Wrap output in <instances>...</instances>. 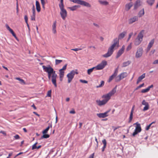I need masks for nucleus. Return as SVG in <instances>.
Instances as JSON below:
<instances>
[{
	"mask_svg": "<svg viewBox=\"0 0 158 158\" xmlns=\"http://www.w3.org/2000/svg\"><path fill=\"white\" fill-rule=\"evenodd\" d=\"M42 68L44 71L48 73V78L50 79L51 78L52 81V83L54 84L55 87H57L56 79L57 75L56 73V72L50 65L48 67L43 65Z\"/></svg>",
	"mask_w": 158,
	"mask_h": 158,
	"instance_id": "nucleus-1",
	"label": "nucleus"
},
{
	"mask_svg": "<svg viewBox=\"0 0 158 158\" xmlns=\"http://www.w3.org/2000/svg\"><path fill=\"white\" fill-rule=\"evenodd\" d=\"M109 49V56L113 54L114 51L119 47V41L118 38L114 39Z\"/></svg>",
	"mask_w": 158,
	"mask_h": 158,
	"instance_id": "nucleus-2",
	"label": "nucleus"
},
{
	"mask_svg": "<svg viewBox=\"0 0 158 158\" xmlns=\"http://www.w3.org/2000/svg\"><path fill=\"white\" fill-rule=\"evenodd\" d=\"M102 98L104 99L102 101L97 100L96 102L97 105L101 106L105 105L109 100V93L102 96Z\"/></svg>",
	"mask_w": 158,
	"mask_h": 158,
	"instance_id": "nucleus-3",
	"label": "nucleus"
},
{
	"mask_svg": "<svg viewBox=\"0 0 158 158\" xmlns=\"http://www.w3.org/2000/svg\"><path fill=\"white\" fill-rule=\"evenodd\" d=\"M144 32V31L143 30L139 34L137 38L135 41L134 44L136 46L138 45L141 43L143 40Z\"/></svg>",
	"mask_w": 158,
	"mask_h": 158,
	"instance_id": "nucleus-4",
	"label": "nucleus"
},
{
	"mask_svg": "<svg viewBox=\"0 0 158 158\" xmlns=\"http://www.w3.org/2000/svg\"><path fill=\"white\" fill-rule=\"evenodd\" d=\"M70 1L75 3L79 4L88 7H90L91 6L89 3L84 1L81 0H70Z\"/></svg>",
	"mask_w": 158,
	"mask_h": 158,
	"instance_id": "nucleus-5",
	"label": "nucleus"
},
{
	"mask_svg": "<svg viewBox=\"0 0 158 158\" xmlns=\"http://www.w3.org/2000/svg\"><path fill=\"white\" fill-rule=\"evenodd\" d=\"M60 9V14L62 19L64 20L67 16V12L64 8V5H59Z\"/></svg>",
	"mask_w": 158,
	"mask_h": 158,
	"instance_id": "nucleus-6",
	"label": "nucleus"
},
{
	"mask_svg": "<svg viewBox=\"0 0 158 158\" xmlns=\"http://www.w3.org/2000/svg\"><path fill=\"white\" fill-rule=\"evenodd\" d=\"M143 49L142 47H138L135 52V57L136 58L141 57L143 55Z\"/></svg>",
	"mask_w": 158,
	"mask_h": 158,
	"instance_id": "nucleus-7",
	"label": "nucleus"
},
{
	"mask_svg": "<svg viewBox=\"0 0 158 158\" xmlns=\"http://www.w3.org/2000/svg\"><path fill=\"white\" fill-rule=\"evenodd\" d=\"M134 125H136L135 131L132 134L133 136H135L138 133L140 132L142 129L140 124L138 122L134 123Z\"/></svg>",
	"mask_w": 158,
	"mask_h": 158,
	"instance_id": "nucleus-8",
	"label": "nucleus"
},
{
	"mask_svg": "<svg viewBox=\"0 0 158 158\" xmlns=\"http://www.w3.org/2000/svg\"><path fill=\"white\" fill-rule=\"evenodd\" d=\"M75 74V71L74 70L71 71L70 73L67 74V77L68 79V83H69L71 82L74 77Z\"/></svg>",
	"mask_w": 158,
	"mask_h": 158,
	"instance_id": "nucleus-9",
	"label": "nucleus"
},
{
	"mask_svg": "<svg viewBox=\"0 0 158 158\" xmlns=\"http://www.w3.org/2000/svg\"><path fill=\"white\" fill-rule=\"evenodd\" d=\"M128 75L127 72H123L120 73L115 78V81L116 82L119 81L122 79L126 77Z\"/></svg>",
	"mask_w": 158,
	"mask_h": 158,
	"instance_id": "nucleus-10",
	"label": "nucleus"
},
{
	"mask_svg": "<svg viewBox=\"0 0 158 158\" xmlns=\"http://www.w3.org/2000/svg\"><path fill=\"white\" fill-rule=\"evenodd\" d=\"M107 64L106 61L103 60L100 64L95 67V70H101L103 69Z\"/></svg>",
	"mask_w": 158,
	"mask_h": 158,
	"instance_id": "nucleus-11",
	"label": "nucleus"
},
{
	"mask_svg": "<svg viewBox=\"0 0 158 158\" xmlns=\"http://www.w3.org/2000/svg\"><path fill=\"white\" fill-rule=\"evenodd\" d=\"M125 48V47L124 45H123L121 49H120L118 52L117 55L116 56V58H118L123 53Z\"/></svg>",
	"mask_w": 158,
	"mask_h": 158,
	"instance_id": "nucleus-12",
	"label": "nucleus"
},
{
	"mask_svg": "<svg viewBox=\"0 0 158 158\" xmlns=\"http://www.w3.org/2000/svg\"><path fill=\"white\" fill-rule=\"evenodd\" d=\"M108 111H107L106 112L104 113H100L97 114V116L100 118H104L108 116Z\"/></svg>",
	"mask_w": 158,
	"mask_h": 158,
	"instance_id": "nucleus-13",
	"label": "nucleus"
},
{
	"mask_svg": "<svg viewBox=\"0 0 158 158\" xmlns=\"http://www.w3.org/2000/svg\"><path fill=\"white\" fill-rule=\"evenodd\" d=\"M138 19V18L137 16H134L132 18H131L129 19V23L130 24H132L133 23L137 21Z\"/></svg>",
	"mask_w": 158,
	"mask_h": 158,
	"instance_id": "nucleus-14",
	"label": "nucleus"
},
{
	"mask_svg": "<svg viewBox=\"0 0 158 158\" xmlns=\"http://www.w3.org/2000/svg\"><path fill=\"white\" fill-rule=\"evenodd\" d=\"M154 42V39H152L149 43L147 48L146 51L147 52H148L150 49L151 48Z\"/></svg>",
	"mask_w": 158,
	"mask_h": 158,
	"instance_id": "nucleus-15",
	"label": "nucleus"
},
{
	"mask_svg": "<svg viewBox=\"0 0 158 158\" xmlns=\"http://www.w3.org/2000/svg\"><path fill=\"white\" fill-rule=\"evenodd\" d=\"M118 68H117L115 69L114 73L109 78V81L112 80L113 79L117 76L118 74Z\"/></svg>",
	"mask_w": 158,
	"mask_h": 158,
	"instance_id": "nucleus-16",
	"label": "nucleus"
},
{
	"mask_svg": "<svg viewBox=\"0 0 158 158\" xmlns=\"http://www.w3.org/2000/svg\"><path fill=\"white\" fill-rule=\"evenodd\" d=\"M59 78L60 80L61 81H62L64 76V71L62 70L61 69L59 70Z\"/></svg>",
	"mask_w": 158,
	"mask_h": 158,
	"instance_id": "nucleus-17",
	"label": "nucleus"
},
{
	"mask_svg": "<svg viewBox=\"0 0 158 158\" xmlns=\"http://www.w3.org/2000/svg\"><path fill=\"white\" fill-rule=\"evenodd\" d=\"M132 6L133 4L131 2L127 4L125 6V10L127 11H128L130 9Z\"/></svg>",
	"mask_w": 158,
	"mask_h": 158,
	"instance_id": "nucleus-18",
	"label": "nucleus"
},
{
	"mask_svg": "<svg viewBox=\"0 0 158 158\" xmlns=\"http://www.w3.org/2000/svg\"><path fill=\"white\" fill-rule=\"evenodd\" d=\"M145 77V73H143L140 76H139L138 78L136 84H139L142 79L144 78Z\"/></svg>",
	"mask_w": 158,
	"mask_h": 158,
	"instance_id": "nucleus-19",
	"label": "nucleus"
},
{
	"mask_svg": "<svg viewBox=\"0 0 158 158\" xmlns=\"http://www.w3.org/2000/svg\"><path fill=\"white\" fill-rule=\"evenodd\" d=\"M117 86H116L110 93H109V99L110 97L113 95L116 92Z\"/></svg>",
	"mask_w": 158,
	"mask_h": 158,
	"instance_id": "nucleus-20",
	"label": "nucleus"
},
{
	"mask_svg": "<svg viewBox=\"0 0 158 158\" xmlns=\"http://www.w3.org/2000/svg\"><path fill=\"white\" fill-rule=\"evenodd\" d=\"M126 33L127 32L126 31H123L120 33L118 36V40L123 38L125 36Z\"/></svg>",
	"mask_w": 158,
	"mask_h": 158,
	"instance_id": "nucleus-21",
	"label": "nucleus"
},
{
	"mask_svg": "<svg viewBox=\"0 0 158 158\" xmlns=\"http://www.w3.org/2000/svg\"><path fill=\"white\" fill-rule=\"evenodd\" d=\"M36 9L38 12H40V7L39 2L38 1L36 2Z\"/></svg>",
	"mask_w": 158,
	"mask_h": 158,
	"instance_id": "nucleus-22",
	"label": "nucleus"
},
{
	"mask_svg": "<svg viewBox=\"0 0 158 158\" xmlns=\"http://www.w3.org/2000/svg\"><path fill=\"white\" fill-rule=\"evenodd\" d=\"M98 2L100 4L106 6L108 4V2L106 1L99 0Z\"/></svg>",
	"mask_w": 158,
	"mask_h": 158,
	"instance_id": "nucleus-23",
	"label": "nucleus"
},
{
	"mask_svg": "<svg viewBox=\"0 0 158 158\" xmlns=\"http://www.w3.org/2000/svg\"><path fill=\"white\" fill-rule=\"evenodd\" d=\"M78 6L75 5L72 7H69L68 8L72 11H74L77 10V8L79 7Z\"/></svg>",
	"mask_w": 158,
	"mask_h": 158,
	"instance_id": "nucleus-24",
	"label": "nucleus"
},
{
	"mask_svg": "<svg viewBox=\"0 0 158 158\" xmlns=\"http://www.w3.org/2000/svg\"><path fill=\"white\" fill-rule=\"evenodd\" d=\"M102 142L104 144V146L102 148V151L103 152L104 151L105 149L106 148V139H104L102 140Z\"/></svg>",
	"mask_w": 158,
	"mask_h": 158,
	"instance_id": "nucleus-25",
	"label": "nucleus"
},
{
	"mask_svg": "<svg viewBox=\"0 0 158 158\" xmlns=\"http://www.w3.org/2000/svg\"><path fill=\"white\" fill-rule=\"evenodd\" d=\"M155 1V0H147V2L148 5L152 6L153 4Z\"/></svg>",
	"mask_w": 158,
	"mask_h": 158,
	"instance_id": "nucleus-26",
	"label": "nucleus"
},
{
	"mask_svg": "<svg viewBox=\"0 0 158 158\" xmlns=\"http://www.w3.org/2000/svg\"><path fill=\"white\" fill-rule=\"evenodd\" d=\"M141 5V2L140 0H138L136 1V3L135 5V8H136L138 6Z\"/></svg>",
	"mask_w": 158,
	"mask_h": 158,
	"instance_id": "nucleus-27",
	"label": "nucleus"
},
{
	"mask_svg": "<svg viewBox=\"0 0 158 158\" xmlns=\"http://www.w3.org/2000/svg\"><path fill=\"white\" fill-rule=\"evenodd\" d=\"M131 63V62L129 61H128L126 62H124L123 64V67H125Z\"/></svg>",
	"mask_w": 158,
	"mask_h": 158,
	"instance_id": "nucleus-28",
	"label": "nucleus"
},
{
	"mask_svg": "<svg viewBox=\"0 0 158 158\" xmlns=\"http://www.w3.org/2000/svg\"><path fill=\"white\" fill-rule=\"evenodd\" d=\"M95 68L94 67L92 68L88 69L87 70V73L89 75H90L91 73L93 71L94 69H95Z\"/></svg>",
	"mask_w": 158,
	"mask_h": 158,
	"instance_id": "nucleus-29",
	"label": "nucleus"
},
{
	"mask_svg": "<svg viewBox=\"0 0 158 158\" xmlns=\"http://www.w3.org/2000/svg\"><path fill=\"white\" fill-rule=\"evenodd\" d=\"M144 9H143L142 10H141L139 12L138 15L139 17H141L144 15Z\"/></svg>",
	"mask_w": 158,
	"mask_h": 158,
	"instance_id": "nucleus-30",
	"label": "nucleus"
},
{
	"mask_svg": "<svg viewBox=\"0 0 158 158\" xmlns=\"http://www.w3.org/2000/svg\"><path fill=\"white\" fill-rule=\"evenodd\" d=\"M104 84V81H102L101 82V84L100 85H98L96 87L97 88L101 87H102Z\"/></svg>",
	"mask_w": 158,
	"mask_h": 158,
	"instance_id": "nucleus-31",
	"label": "nucleus"
},
{
	"mask_svg": "<svg viewBox=\"0 0 158 158\" xmlns=\"http://www.w3.org/2000/svg\"><path fill=\"white\" fill-rule=\"evenodd\" d=\"M50 136L48 134H44L41 137V139H42L43 138H48Z\"/></svg>",
	"mask_w": 158,
	"mask_h": 158,
	"instance_id": "nucleus-32",
	"label": "nucleus"
},
{
	"mask_svg": "<svg viewBox=\"0 0 158 158\" xmlns=\"http://www.w3.org/2000/svg\"><path fill=\"white\" fill-rule=\"evenodd\" d=\"M50 128V127L48 126L46 129H45L43 131V134H46L48 130H49V129Z\"/></svg>",
	"mask_w": 158,
	"mask_h": 158,
	"instance_id": "nucleus-33",
	"label": "nucleus"
},
{
	"mask_svg": "<svg viewBox=\"0 0 158 158\" xmlns=\"http://www.w3.org/2000/svg\"><path fill=\"white\" fill-rule=\"evenodd\" d=\"M62 61V60L56 59L55 60V64L56 65H58Z\"/></svg>",
	"mask_w": 158,
	"mask_h": 158,
	"instance_id": "nucleus-34",
	"label": "nucleus"
},
{
	"mask_svg": "<svg viewBox=\"0 0 158 158\" xmlns=\"http://www.w3.org/2000/svg\"><path fill=\"white\" fill-rule=\"evenodd\" d=\"M149 90V88L147 87L146 89H142L141 92L142 93H145L148 92Z\"/></svg>",
	"mask_w": 158,
	"mask_h": 158,
	"instance_id": "nucleus-35",
	"label": "nucleus"
},
{
	"mask_svg": "<svg viewBox=\"0 0 158 158\" xmlns=\"http://www.w3.org/2000/svg\"><path fill=\"white\" fill-rule=\"evenodd\" d=\"M132 43H131L126 48L127 51H128L131 49L132 48Z\"/></svg>",
	"mask_w": 158,
	"mask_h": 158,
	"instance_id": "nucleus-36",
	"label": "nucleus"
},
{
	"mask_svg": "<svg viewBox=\"0 0 158 158\" xmlns=\"http://www.w3.org/2000/svg\"><path fill=\"white\" fill-rule=\"evenodd\" d=\"M133 114L130 113L129 118V120L128 121L129 123H130L131 121H132V119L133 118Z\"/></svg>",
	"mask_w": 158,
	"mask_h": 158,
	"instance_id": "nucleus-37",
	"label": "nucleus"
},
{
	"mask_svg": "<svg viewBox=\"0 0 158 158\" xmlns=\"http://www.w3.org/2000/svg\"><path fill=\"white\" fill-rule=\"evenodd\" d=\"M149 108V105H148L147 106H145L143 109V111H145L146 110H148Z\"/></svg>",
	"mask_w": 158,
	"mask_h": 158,
	"instance_id": "nucleus-38",
	"label": "nucleus"
},
{
	"mask_svg": "<svg viewBox=\"0 0 158 158\" xmlns=\"http://www.w3.org/2000/svg\"><path fill=\"white\" fill-rule=\"evenodd\" d=\"M51 93H52L51 90L48 91L47 92V95L46 97H51Z\"/></svg>",
	"mask_w": 158,
	"mask_h": 158,
	"instance_id": "nucleus-39",
	"label": "nucleus"
},
{
	"mask_svg": "<svg viewBox=\"0 0 158 158\" xmlns=\"http://www.w3.org/2000/svg\"><path fill=\"white\" fill-rule=\"evenodd\" d=\"M142 104L143 105H145V106L149 105L148 103L144 100L143 101Z\"/></svg>",
	"mask_w": 158,
	"mask_h": 158,
	"instance_id": "nucleus-40",
	"label": "nucleus"
},
{
	"mask_svg": "<svg viewBox=\"0 0 158 158\" xmlns=\"http://www.w3.org/2000/svg\"><path fill=\"white\" fill-rule=\"evenodd\" d=\"M10 33L12 34L13 36L15 37V38L17 40H18V39L17 37V36H16V35L15 34V33L14 32V31H11V32H10Z\"/></svg>",
	"mask_w": 158,
	"mask_h": 158,
	"instance_id": "nucleus-41",
	"label": "nucleus"
},
{
	"mask_svg": "<svg viewBox=\"0 0 158 158\" xmlns=\"http://www.w3.org/2000/svg\"><path fill=\"white\" fill-rule=\"evenodd\" d=\"M6 26L7 29L10 32L13 31V30L9 27V26L7 24L6 25Z\"/></svg>",
	"mask_w": 158,
	"mask_h": 158,
	"instance_id": "nucleus-42",
	"label": "nucleus"
},
{
	"mask_svg": "<svg viewBox=\"0 0 158 158\" xmlns=\"http://www.w3.org/2000/svg\"><path fill=\"white\" fill-rule=\"evenodd\" d=\"M56 21H55V22H54V23H53V24L52 26V29L56 28Z\"/></svg>",
	"mask_w": 158,
	"mask_h": 158,
	"instance_id": "nucleus-43",
	"label": "nucleus"
},
{
	"mask_svg": "<svg viewBox=\"0 0 158 158\" xmlns=\"http://www.w3.org/2000/svg\"><path fill=\"white\" fill-rule=\"evenodd\" d=\"M133 32H131V33H130L129 35V37H128V38L127 39V41H128L130 39V38H131V36H132V35H133Z\"/></svg>",
	"mask_w": 158,
	"mask_h": 158,
	"instance_id": "nucleus-44",
	"label": "nucleus"
},
{
	"mask_svg": "<svg viewBox=\"0 0 158 158\" xmlns=\"http://www.w3.org/2000/svg\"><path fill=\"white\" fill-rule=\"evenodd\" d=\"M67 65V64H66L61 69H61L62 70V71H64V70H65L66 69Z\"/></svg>",
	"mask_w": 158,
	"mask_h": 158,
	"instance_id": "nucleus-45",
	"label": "nucleus"
},
{
	"mask_svg": "<svg viewBox=\"0 0 158 158\" xmlns=\"http://www.w3.org/2000/svg\"><path fill=\"white\" fill-rule=\"evenodd\" d=\"M102 56L104 57H107L109 56V51L107 52V53L102 55Z\"/></svg>",
	"mask_w": 158,
	"mask_h": 158,
	"instance_id": "nucleus-46",
	"label": "nucleus"
},
{
	"mask_svg": "<svg viewBox=\"0 0 158 158\" xmlns=\"http://www.w3.org/2000/svg\"><path fill=\"white\" fill-rule=\"evenodd\" d=\"M20 83L22 84L25 85L26 84V83L22 79H21V80H20Z\"/></svg>",
	"mask_w": 158,
	"mask_h": 158,
	"instance_id": "nucleus-47",
	"label": "nucleus"
},
{
	"mask_svg": "<svg viewBox=\"0 0 158 158\" xmlns=\"http://www.w3.org/2000/svg\"><path fill=\"white\" fill-rule=\"evenodd\" d=\"M144 85V83H143L142 84L139 85V86L137 87L136 88V89H138L140 88L141 87H143Z\"/></svg>",
	"mask_w": 158,
	"mask_h": 158,
	"instance_id": "nucleus-48",
	"label": "nucleus"
},
{
	"mask_svg": "<svg viewBox=\"0 0 158 158\" xmlns=\"http://www.w3.org/2000/svg\"><path fill=\"white\" fill-rule=\"evenodd\" d=\"M80 81L82 83H88V81H87L85 80H80Z\"/></svg>",
	"mask_w": 158,
	"mask_h": 158,
	"instance_id": "nucleus-49",
	"label": "nucleus"
},
{
	"mask_svg": "<svg viewBox=\"0 0 158 158\" xmlns=\"http://www.w3.org/2000/svg\"><path fill=\"white\" fill-rule=\"evenodd\" d=\"M14 138L16 139H19L20 138V137L19 135H16L15 136H14Z\"/></svg>",
	"mask_w": 158,
	"mask_h": 158,
	"instance_id": "nucleus-50",
	"label": "nucleus"
},
{
	"mask_svg": "<svg viewBox=\"0 0 158 158\" xmlns=\"http://www.w3.org/2000/svg\"><path fill=\"white\" fill-rule=\"evenodd\" d=\"M31 19L32 20H35V15H32L31 16Z\"/></svg>",
	"mask_w": 158,
	"mask_h": 158,
	"instance_id": "nucleus-51",
	"label": "nucleus"
},
{
	"mask_svg": "<svg viewBox=\"0 0 158 158\" xmlns=\"http://www.w3.org/2000/svg\"><path fill=\"white\" fill-rule=\"evenodd\" d=\"M81 49H81V48H76L75 49H72L71 50H73V51H78L79 50H81Z\"/></svg>",
	"mask_w": 158,
	"mask_h": 158,
	"instance_id": "nucleus-52",
	"label": "nucleus"
},
{
	"mask_svg": "<svg viewBox=\"0 0 158 158\" xmlns=\"http://www.w3.org/2000/svg\"><path fill=\"white\" fill-rule=\"evenodd\" d=\"M152 125V123H150V124H149L148 126L147 127H146V130H148L150 128V127Z\"/></svg>",
	"mask_w": 158,
	"mask_h": 158,
	"instance_id": "nucleus-53",
	"label": "nucleus"
},
{
	"mask_svg": "<svg viewBox=\"0 0 158 158\" xmlns=\"http://www.w3.org/2000/svg\"><path fill=\"white\" fill-rule=\"evenodd\" d=\"M24 19H25L26 23H27V21H28V17L27 15L25 16Z\"/></svg>",
	"mask_w": 158,
	"mask_h": 158,
	"instance_id": "nucleus-54",
	"label": "nucleus"
},
{
	"mask_svg": "<svg viewBox=\"0 0 158 158\" xmlns=\"http://www.w3.org/2000/svg\"><path fill=\"white\" fill-rule=\"evenodd\" d=\"M37 147L36 146V145H35V144H34L32 146V150H34V149H36Z\"/></svg>",
	"mask_w": 158,
	"mask_h": 158,
	"instance_id": "nucleus-55",
	"label": "nucleus"
},
{
	"mask_svg": "<svg viewBox=\"0 0 158 158\" xmlns=\"http://www.w3.org/2000/svg\"><path fill=\"white\" fill-rule=\"evenodd\" d=\"M69 113L71 114H74L75 113V111L74 110H73L70 111Z\"/></svg>",
	"mask_w": 158,
	"mask_h": 158,
	"instance_id": "nucleus-56",
	"label": "nucleus"
},
{
	"mask_svg": "<svg viewBox=\"0 0 158 158\" xmlns=\"http://www.w3.org/2000/svg\"><path fill=\"white\" fill-rule=\"evenodd\" d=\"M153 64H158V60H156L153 63Z\"/></svg>",
	"mask_w": 158,
	"mask_h": 158,
	"instance_id": "nucleus-57",
	"label": "nucleus"
},
{
	"mask_svg": "<svg viewBox=\"0 0 158 158\" xmlns=\"http://www.w3.org/2000/svg\"><path fill=\"white\" fill-rule=\"evenodd\" d=\"M94 153H93L89 157V158H94Z\"/></svg>",
	"mask_w": 158,
	"mask_h": 158,
	"instance_id": "nucleus-58",
	"label": "nucleus"
},
{
	"mask_svg": "<svg viewBox=\"0 0 158 158\" xmlns=\"http://www.w3.org/2000/svg\"><path fill=\"white\" fill-rule=\"evenodd\" d=\"M0 133L2 134H3L4 135H6V133L4 131H0Z\"/></svg>",
	"mask_w": 158,
	"mask_h": 158,
	"instance_id": "nucleus-59",
	"label": "nucleus"
},
{
	"mask_svg": "<svg viewBox=\"0 0 158 158\" xmlns=\"http://www.w3.org/2000/svg\"><path fill=\"white\" fill-rule=\"evenodd\" d=\"M53 32L54 34H56V28L52 29Z\"/></svg>",
	"mask_w": 158,
	"mask_h": 158,
	"instance_id": "nucleus-60",
	"label": "nucleus"
},
{
	"mask_svg": "<svg viewBox=\"0 0 158 158\" xmlns=\"http://www.w3.org/2000/svg\"><path fill=\"white\" fill-rule=\"evenodd\" d=\"M93 25L95 27H97L98 28L99 27V26L98 24H97L95 23H94Z\"/></svg>",
	"mask_w": 158,
	"mask_h": 158,
	"instance_id": "nucleus-61",
	"label": "nucleus"
},
{
	"mask_svg": "<svg viewBox=\"0 0 158 158\" xmlns=\"http://www.w3.org/2000/svg\"><path fill=\"white\" fill-rule=\"evenodd\" d=\"M134 107H135V106H133V107H132V108L131 109V113H132V114H133V111H134Z\"/></svg>",
	"mask_w": 158,
	"mask_h": 158,
	"instance_id": "nucleus-62",
	"label": "nucleus"
},
{
	"mask_svg": "<svg viewBox=\"0 0 158 158\" xmlns=\"http://www.w3.org/2000/svg\"><path fill=\"white\" fill-rule=\"evenodd\" d=\"M155 50L154 49L152 50L151 51L150 54H154V53L155 52Z\"/></svg>",
	"mask_w": 158,
	"mask_h": 158,
	"instance_id": "nucleus-63",
	"label": "nucleus"
},
{
	"mask_svg": "<svg viewBox=\"0 0 158 158\" xmlns=\"http://www.w3.org/2000/svg\"><path fill=\"white\" fill-rule=\"evenodd\" d=\"M41 4H45L44 0H40Z\"/></svg>",
	"mask_w": 158,
	"mask_h": 158,
	"instance_id": "nucleus-64",
	"label": "nucleus"
}]
</instances>
